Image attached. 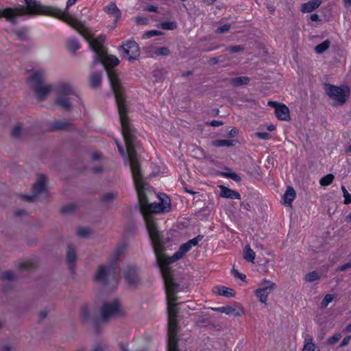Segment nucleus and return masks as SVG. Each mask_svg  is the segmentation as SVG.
I'll list each match as a JSON object with an SVG mask.
<instances>
[{"mask_svg": "<svg viewBox=\"0 0 351 351\" xmlns=\"http://www.w3.org/2000/svg\"><path fill=\"white\" fill-rule=\"evenodd\" d=\"M333 295L326 294L321 303L322 307L326 308L333 300Z\"/></svg>", "mask_w": 351, "mask_h": 351, "instance_id": "nucleus-35", "label": "nucleus"}, {"mask_svg": "<svg viewBox=\"0 0 351 351\" xmlns=\"http://www.w3.org/2000/svg\"><path fill=\"white\" fill-rule=\"evenodd\" d=\"M124 276L130 285H135L138 281L136 271L132 267H128L124 270Z\"/></svg>", "mask_w": 351, "mask_h": 351, "instance_id": "nucleus-17", "label": "nucleus"}, {"mask_svg": "<svg viewBox=\"0 0 351 351\" xmlns=\"http://www.w3.org/2000/svg\"><path fill=\"white\" fill-rule=\"evenodd\" d=\"M320 278V275L315 271L308 273L304 276V280L307 282H313Z\"/></svg>", "mask_w": 351, "mask_h": 351, "instance_id": "nucleus-31", "label": "nucleus"}, {"mask_svg": "<svg viewBox=\"0 0 351 351\" xmlns=\"http://www.w3.org/2000/svg\"><path fill=\"white\" fill-rule=\"evenodd\" d=\"M223 175L228 178H230L234 181L239 182L241 181L240 176L237 174L236 173L232 172V173H224Z\"/></svg>", "mask_w": 351, "mask_h": 351, "instance_id": "nucleus-40", "label": "nucleus"}, {"mask_svg": "<svg viewBox=\"0 0 351 351\" xmlns=\"http://www.w3.org/2000/svg\"><path fill=\"white\" fill-rule=\"evenodd\" d=\"M77 0H68L66 2L67 7L71 6L75 3Z\"/></svg>", "mask_w": 351, "mask_h": 351, "instance_id": "nucleus-58", "label": "nucleus"}, {"mask_svg": "<svg viewBox=\"0 0 351 351\" xmlns=\"http://www.w3.org/2000/svg\"><path fill=\"white\" fill-rule=\"evenodd\" d=\"M45 73L43 70H38L32 75L30 81L36 98L43 101L53 89L52 86L45 82Z\"/></svg>", "mask_w": 351, "mask_h": 351, "instance_id": "nucleus-7", "label": "nucleus"}, {"mask_svg": "<svg viewBox=\"0 0 351 351\" xmlns=\"http://www.w3.org/2000/svg\"><path fill=\"white\" fill-rule=\"evenodd\" d=\"M341 191L344 197L343 203L345 204H349L351 203V194H350L346 190L344 186H341Z\"/></svg>", "mask_w": 351, "mask_h": 351, "instance_id": "nucleus-33", "label": "nucleus"}, {"mask_svg": "<svg viewBox=\"0 0 351 351\" xmlns=\"http://www.w3.org/2000/svg\"><path fill=\"white\" fill-rule=\"evenodd\" d=\"M55 95L54 103L59 107L66 111H71L73 108V99L71 96L79 98L75 87L68 81H60L53 87Z\"/></svg>", "mask_w": 351, "mask_h": 351, "instance_id": "nucleus-5", "label": "nucleus"}, {"mask_svg": "<svg viewBox=\"0 0 351 351\" xmlns=\"http://www.w3.org/2000/svg\"><path fill=\"white\" fill-rule=\"evenodd\" d=\"M34 192L35 195L40 194L45 190V178L43 176H38L36 183L34 184Z\"/></svg>", "mask_w": 351, "mask_h": 351, "instance_id": "nucleus-19", "label": "nucleus"}, {"mask_svg": "<svg viewBox=\"0 0 351 351\" xmlns=\"http://www.w3.org/2000/svg\"><path fill=\"white\" fill-rule=\"evenodd\" d=\"M250 82V78L246 76L237 77L230 80V83L234 86H239L241 85L247 84Z\"/></svg>", "mask_w": 351, "mask_h": 351, "instance_id": "nucleus-25", "label": "nucleus"}, {"mask_svg": "<svg viewBox=\"0 0 351 351\" xmlns=\"http://www.w3.org/2000/svg\"><path fill=\"white\" fill-rule=\"evenodd\" d=\"M213 310L226 315H234L236 316H241L242 314V312L237 311L236 308L231 306L213 308Z\"/></svg>", "mask_w": 351, "mask_h": 351, "instance_id": "nucleus-20", "label": "nucleus"}, {"mask_svg": "<svg viewBox=\"0 0 351 351\" xmlns=\"http://www.w3.org/2000/svg\"><path fill=\"white\" fill-rule=\"evenodd\" d=\"M276 288V285L267 279L262 280L258 284V288L254 291L255 295L260 302L267 304L268 296Z\"/></svg>", "mask_w": 351, "mask_h": 351, "instance_id": "nucleus-10", "label": "nucleus"}, {"mask_svg": "<svg viewBox=\"0 0 351 351\" xmlns=\"http://www.w3.org/2000/svg\"><path fill=\"white\" fill-rule=\"evenodd\" d=\"M330 46V41L329 40H326L323 43L317 45L315 47V51L317 53L321 54L326 51L329 47Z\"/></svg>", "mask_w": 351, "mask_h": 351, "instance_id": "nucleus-26", "label": "nucleus"}, {"mask_svg": "<svg viewBox=\"0 0 351 351\" xmlns=\"http://www.w3.org/2000/svg\"><path fill=\"white\" fill-rule=\"evenodd\" d=\"M148 228L149 234L152 239L155 255L156 256L157 264L160 267L166 289L167 311L169 315L168 348H176L178 347V312L176 303V298L175 297V294L177 291V285L173 282V279L170 274L169 265L173 262L183 258L186 254L191 250L193 246H196L198 244L203 237L199 235L197 237L188 241L186 243L181 245L179 250L173 256H167L164 254L165 241L151 220L148 221Z\"/></svg>", "mask_w": 351, "mask_h": 351, "instance_id": "nucleus-1", "label": "nucleus"}, {"mask_svg": "<svg viewBox=\"0 0 351 351\" xmlns=\"http://www.w3.org/2000/svg\"><path fill=\"white\" fill-rule=\"evenodd\" d=\"M346 152L348 154H351V145L346 148Z\"/></svg>", "mask_w": 351, "mask_h": 351, "instance_id": "nucleus-63", "label": "nucleus"}, {"mask_svg": "<svg viewBox=\"0 0 351 351\" xmlns=\"http://www.w3.org/2000/svg\"><path fill=\"white\" fill-rule=\"evenodd\" d=\"M88 314L89 313L86 307H84L82 308L81 315L84 319H88Z\"/></svg>", "mask_w": 351, "mask_h": 351, "instance_id": "nucleus-46", "label": "nucleus"}, {"mask_svg": "<svg viewBox=\"0 0 351 351\" xmlns=\"http://www.w3.org/2000/svg\"><path fill=\"white\" fill-rule=\"evenodd\" d=\"M324 90L326 95L335 101L334 105H343L349 98L350 90L346 85L336 86L332 84H326L324 86Z\"/></svg>", "mask_w": 351, "mask_h": 351, "instance_id": "nucleus-8", "label": "nucleus"}, {"mask_svg": "<svg viewBox=\"0 0 351 351\" xmlns=\"http://www.w3.org/2000/svg\"><path fill=\"white\" fill-rule=\"evenodd\" d=\"M345 331L347 332H351V323L347 325V326L345 328Z\"/></svg>", "mask_w": 351, "mask_h": 351, "instance_id": "nucleus-59", "label": "nucleus"}, {"mask_svg": "<svg viewBox=\"0 0 351 351\" xmlns=\"http://www.w3.org/2000/svg\"><path fill=\"white\" fill-rule=\"evenodd\" d=\"M335 176L332 174H327L320 179L319 184L324 186H328L332 182Z\"/></svg>", "mask_w": 351, "mask_h": 351, "instance_id": "nucleus-30", "label": "nucleus"}, {"mask_svg": "<svg viewBox=\"0 0 351 351\" xmlns=\"http://www.w3.org/2000/svg\"><path fill=\"white\" fill-rule=\"evenodd\" d=\"M3 277L5 279L12 280L14 278V274L12 271H6L3 274Z\"/></svg>", "mask_w": 351, "mask_h": 351, "instance_id": "nucleus-47", "label": "nucleus"}, {"mask_svg": "<svg viewBox=\"0 0 351 351\" xmlns=\"http://www.w3.org/2000/svg\"><path fill=\"white\" fill-rule=\"evenodd\" d=\"M322 3V0H312L302 5V12H311L317 8Z\"/></svg>", "mask_w": 351, "mask_h": 351, "instance_id": "nucleus-18", "label": "nucleus"}, {"mask_svg": "<svg viewBox=\"0 0 351 351\" xmlns=\"http://www.w3.org/2000/svg\"><path fill=\"white\" fill-rule=\"evenodd\" d=\"M104 11L108 14L113 15L117 19H119L121 12L114 2H111L104 8Z\"/></svg>", "mask_w": 351, "mask_h": 351, "instance_id": "nucleus-21", "label": "nucleus"}, {"mask_svg": "<svg viewBox=\"0 0 351 351\" xmlns=\"http://www.w3.org/2000/svg\"><path fill=\"white\" fill-rule=\"evenodd\" d=\"M125 245L122 244L117 247L110 258V263L108 265H101L99 267L95 274V279L103 285L117 283V279L114 276V264L119 258V256L125 250Z\"/></svg>", "mask_w": 351, "mask_h": 351, "instance_id": "nucleus-6", "label": "nucleus"}, {"mask_svg": "<svg viewBox=\"0 0 351 351\" xmlns=\"http://www.w3.org/2000/svg\"><path fill=\"white\" fill-rule=\"evenodd\" d=\"M73 209V207L72 206H65L62 208V212L63 213H67L69 211H71Z\"/></svg>", "mask_w": 351, "mask_h": 351, "instance_id": "nucleus-56", "label": "nucleus"}, {"mask_svg": "<svg viewBox=\"0 0 351 351\" xmlns=\"http://www.w3.org/2000/svg\"><path fill=\"white\" fill-rule=\"evenodd\" d=\"M230 29V24H225V25H223L222 26L219 27L216 29V32L219 33V34H222V33L227 32L228 31H229Z\"/></svg>", "mask_w": 351, "mask_h": 351, "instance_id": "nucleus-41", "label": "nucleus"}, {"mask_svg": "<svg viewBox=\"0 0 351 351\" xmlns=\"http://www.w3.org/2000/svg\"><path fill=\"white\" fill-rule=\"evenodd\" d=\"M341 338V335L339 333L334 334L331 337L327 339V343L330 345H334L339 341Z\"/></svg>", "mask_w": 351, "mask_h": 351, "instance_id": "nucleus-37", "label": "nucleus"}, {"mask_svg": "<svg viewBox=\"0 0 351 351\" xmlns=\"http://www.w3.org/2000/svg\"><path fill=\"white\" fill-rule=\"evenodd\" d=\"M233 274H234V276L239 278L241 280H244L246 278V276L245 274H241L235 269L233 270Z\"/></svg>", "mask_w": 351, "mask_h": 351, "instance_id": "nucleus-45", "label": "nucleus"}, {"mask_svg": "<svg viewBox=\"0 0 351 351\" xmlns=\"http://www.w3.org/2000/svg\"><path fill=\"white\" fill-rule=\"evenodd\" d=\"M121 47L130 61L136 60L140 56L139 46L134 41H128L125 44H123Z\"/></svg>", "mask_w": 351, "mask_h": 351, "instance_id": "nucleus-11", "label": "nucleus"}, {"mask_svg": "<svg viewBox=\"0 0 351 351\" xmlns=\"http://www.w3.org/2000/svg\"><path fill=\"white\" fill-rule=\"evenodd\" d=\"M117 196V194L114 192L107 193L103 196V200L106 202H110L114 199Z\"/></svg>", "mask_w": 351, "mask_h": 351, "instance_id": "nucleus-38", "label": "nucleus"}, {"mask_svg": "<svg viewBox=\"0 0 351 351\" xmlns=\"http://www.w3.org/2000/svg\"><path fill=\"white\" fill-rule=\"evenodd\" d=\"M310 18L312 21H319V17L317 14H311Z\"/></svg>", "mask_w": 351, "mask_h": 351, "instance_id": "nucleus-53", "label": "nucleus"}, {"mask_svg": "<svg viewBox=\"0 0 351 351\" xmlns=\"http://www.w3.org/2000/svg\"><path fill=\"white\" fill-rule=\"evenodd\" d=\"M275 129H276V127L274 125L271 124V125L267 126V130L269 131H274V130H275Z\"/></svg>", "mask_w": 351, "mask_h": 351, "instance_id": "nucleus-60", "label": "nucleus"}, {"mask_svg": "<svg viewBox=\"0 0 351 351\" xmlns=\"http://www.w3.org/2000/svg\"><path fill=\"white\" fill-rule=\"evenodd\" d=\"M90 233V229L87 227L80 228L77 231V234L80 237H86Z\"/></svg>", "mask_w": 351, "mask_h": 351, "instance_id": "nucleus-36", "label": "nucleus"}, {"mask_svg": "<svg viewBox=\"0 0 351 351\" xmlns=\"http://www.w3.org/2000/svg\"><path fill=\"white\" fill-rule=\"evenodd\" d=\"M137 22L138 23H145L146 19H137Z\"/></svg>", "mask_w": 351, "mask_h": 351, "instance_id": "nucleus-62", "label": "nucleus"}, {"mask_svg": "<svg viewBox=\"0 0 351 351\" xmlns=\"http://www.w3.org/2000/svg\"><path fill=\"white\" fill-rule=\"evenodd\" d=\"M238 134V130L236 129V128H234V129H232L230 132H229V135L230 136H237Z\"/></svg>", "mask_w": 351, "mask_h": 351, "instance_id": "nucleus-54", "label": "nucleus"}, {"mask_svg": "<svg viewBox=\"0 0 351 351\" xmlns=\"http://www.w3.org/2000/svg\"><path fill=\"white\" fill-rule=\"evenodd\" d=\"M351 335L345 337L340 344V347H344L347 346L349 343Z\"/></svg>", "mask_w": 351, "mask_h": 351, "instance_id": "nucleus-44", "label": "nucleus"}, {"mask_svg": "<svg viewBox=\"0 0 351 351\" xmlns=\"http://www.w3.org/2000/svg\"><path fill=\"white\" fill-rule=\"evenodd\" d=\"M169 53V49L165 47H158L154 50V53L157 56H168Z\"/></svg>", "mask_w": 351, "mask_h": 351, "instance_id": "nucleus-34", "label": "nucleus"}, {"mask_svg": "<svg viewBox=\"0 0 351 351\" xmlns=\"http://www.w3.org/2000/svg\"><path fill=\"white\" fill-rule=\"evenodd\" d=\"M123 138L128 154L130 169L138 193L141 211L144 216L147 228L149 230L148 221L151 220L157 229L156 225L153 220L152 217L149 214L152 213H160L169 211L171 209L170 200L165 195H158V197L159 202L158 203L149 202L148 196L146 193L148 189L147 188V184L145 183L142 178L140 166L136 158L135 151L136 141L134 134L127 135L123 136ZM149 198H150V197H149Z\"/></svg>", "mask_w": 351, "mask_h": 351, "instance_id": "nucleus-3", "label": "nucleus"}, {"mask_svg": "<svg viewBox=\"0 0 351 351\" xmlns=\"http://www.w3.org/2000/svg\"><path fill=\"white\" fill-rule=\"evenodd\" d=\"M91 351H108L107 347L103 344L97 345Z\"/></svg>", "mask_w": 351, "mask_h": 351, "instance_id": "nucleus-43", "label": "nucleus"}, {"mask_svg": "<svg viewBox=\"0 0 351 351\" xmlns=\"http://www.w3.org/2000/svg\"><path fill=\"white\" fill-rule=\"evenodd\" d=\"M26 8L19 5L16 8H6L1 9V17L6 19L12 24H16V16L24 14H36L48 13L49 8L44 7L37 0H24Z\"/></svg>", "mask_w": 351, "mask_h": 351, "instance_id": "nucleus-4", "label": "nucleus"}, {"mask_svg": "<svg viewBox=\"0 0 351 351\" xmlns=\"http://www.w3.org/2000/svg\"><path fill=\"white\" fill-rule=\"evenodd\" d=\"M63 21L75 29L89 43L91 50L95 51V56L92 63V66L101 62L106 68L108 76L110 82L112 89L114 92L116 103L118 108L120 121L122 127L123 136L135 134V128L130 123L127 117V108L124 97V88L121 83L119 74L114 71H109L108 67H114L119 63V59L112 55H108L104 43L105 41L104 36H99L96 38H93V35L90 31L82 23L76 19L69 16L64 15Z\"/></svg>", "mask_w": 351, "mask_h": 351, "instance_id": "nucleus-2", "label": "nucleus"}, {"mask_svg": "<svg viewBox=\"0 0 351 351\" xmlns=\"http://www.w3.org/2000/svg\"><path fill=\"white\" fill-rule=\"evenodd\" d=\"M351 267V263H348L343 265H342L341 267H339V271H345L347 269Z\"/></svg>", "mask_w": 351, "mask_h": 351, "instance_id": "nucleus-50", "label": "nucleus"}, {"mask_svg": "<svg viewBox=\"0 0 351 351\" xmlns=\"http://www.w3.org/2000/svg\"><path fill=\"white\" fill-rule=\"evenodd\" d=\"M101 82V75L100 72H93L90 75V85L93 88L99 86Z\"/></svg>", "mask_w": 351, "mask_h": 351, "instance_id": "nucleus-22", "label": "nucleus"}, {"mask_svg": "<svg viewBox=\"0 0 351 351\" xmlns=\"http://www.w3.org/2000/svg\"><path fill=\"white\" fill-rule=\"evenodd\" d=\"M302 351H320L319 348L313 341L312 336L307 335L305 336Z\"/></svg>", "mask_w": 351, "mask_h": 351, "instance_id": "nucleus-13", "label": "nucleus"}, {"mask_svg": "<svg viewBox=\"0 0 351 351\" xmlns=\"http://www.w3.org/2000/svg\"><path fill=\"white\" fill-rule=\"evenodd\" d=\"M213 145L215 147H230L234 145L232 140H216L213 142Z\"/></svg>", "mask_w": 351, "mask_h": 351, "instance_id": "nucleus-28", "label": "nucleus"}, {"mask_svg": "<svg viewBox=\"0 0 351 351\" xmlns=\"http://www.w3.org/2000/svg\"><path fill=\"white\" fill-rule=\"evenodd\" d=\"M67 48L69 50L75 51L80 48V44L75 38H69L67 40Z\"/></svg>", "mask_w": 351, "mask_h": 351, "instance_id": "nucleus-27", "label": "nucleus"}, {"mask_svg": "<svg viewBox=\"0 0 351 351\" xmlns=\"http://www.w3.org/2000/svg\"><path fill=\"white\" fill-rule=\"evenodd\" d=\"M213 292L218 295H222L228 298H232L235 295V293L232 289L223 286L213 288Z\"/></svg>", "mask_w": 351, "mask_h": 351, "instance_id": "nucleus-16", "label": "nucleus"}, {"mask_svg": "<svg viewBox=\"0 0 351 351\" xmlns=\"http://www.w3.org/2000/svg\"><path fill=\"white\" fill-rule=\"evenodd\" d=\"M256 254L253 251V250L250 247V245H246L244 249L243 258L245 261L254 263V260L255 259Z\"/></svg>", "mask_w": 351, "mask_h": 351, "instance_id": "nucleus-24", "label": "nucleus"}, {"mask_svg": "<svg viewBox=\"0 0 351 351\" xmlns=\"http://www.w3.org/2000/svg\"><path fill=\"white\" fill-rule=\"evenodd\" d=\"M146 10H147V11H149V12H158V7L154 6V5H149V6H148V7L147 8V9H146Z\"/></svg>", "mask_w": 351, "mask_h": 351, "instance_id": "nucleus-51", "label": "nucleus"}, {"mask_svg": "<svg viewBox=\"0 0 351 351\" xmlns=\"http://www.w3.org/2000/svg\"><path fill=\"white\" fill-rule=\"evenodd\" d=\"M123 315L124 311L117 301L104 304L100 311V315L102 320H108Z\"/></svg>", "mask_w": 351, "mask_h": 351, "instance_id": "nucleus-9", "label": "nucleus"}, {"mask_svg": "<svg viewBox=\"0 0 351 351\" xmlns=\"http://www.w3.org/2000/svg\"><path fill=\"white\" fill-rule=\"evenodd\" d=\"M159 27L163 29L173 30L176 28V22H163L159 25Z\"/></svg>", "mask_w": 351, "mask_h": 351, "instance_id": "nucleus-32", "label": "nucleus"}, {"mask_svg": "<svg viewBox=\"0 0 351 351\" xmlns=\"http://www.w3.org/2000/svg\"><path fill=\"white\" fill-rule=\"evenodd\" d=\"M226 50L231 53L240 52L244 50V47L242 45L229 46Z\"/></svg>", "mask_w": 351, "mask_h": 351, "instance_id": "nucleus-39", "label": "nucleus"}, {"mask_svg": "<svg viewBox=\"0 0 351 351\" xmlns=\"http://www.w3.org/2000/svg\"><path fill=\"white\" fill-rule=\"evenodd\" d=\"M275 113L279 120L288 121L290 119L289 109L283 104H280V105L277 106V109L275 110Z\"/></svg>", "mask_w": 351, "mask_h": 351, "instance_id": "nucleus-12", "label": "nucleus"}, {"mask_svg": "<svg viewBox=\"0 0 351 351\" xmlns=\"http://www.w3.org/2000/svg\"><path fill=\"white\" fill-rule=\"evenodd\" d=\"M162 34V32H159V31H157V30H152V31H149L147 33V35L148 36H159V35H161Z\"/></svg>", "mask_w": 351, "mask_h": 351, "instance_id": "nucleus-48", "label": "nucleus"}, {"mask_svg": "<svg viewBox=\"0 0 351 351\" xmlns=\"http://www.w3.org/2000/svg\"><path fill=\"white\" fill-rule=\"evenodd\" d=\"M66 123H56L54 125V128L56 129L61 130V129L66 128Z\"/></svg>", "mask_w": 351, "mask_h": 351, "instance_id": "nucleus-49", "label": "nucleus"}, {"mask_svg": "<svg viewBox=\"0 0 351 351\" xmlns=\"http://www.w3.org/2000/svg\"><path fill=\"white\" fill-rule=\"evenodd\" d=\"M268 105L269 106H272V107L275 108V110H276V109H277V106L280 105V104H278V103H276V101H268Z\"/></svg>", "mask_w": 351, "mask_h": 351, "instance_id": "nucleus-52", "label": "nucleus"}, {"mask_svg": "<svg viewBox=\"0 0 351 351\" xmlns=\"http://www.w3.org/2000/svg\"><path fill=\"white\" fill-rule=\"evenodd\" d=\"M221 189L220 195L222 197L240 199L241 195L237 191H233L226 186H219Z\"/></svg>", "mask_w": 351, "mask_h": 351, "instance_id": "nucleus-14", "label": "nucleus"}, {"mask_svg": "<svg viewBox=\"0 0 351 351\" xmlns=\"http://www.w3.org/2000/svg\"><path fill=\"white\" fill-rule=\"evenodd\" d=\"M168 351H178V347H176V348H168Z\"/></svg>", "mask_w": 351, "mask_h": 351, "instance_id": "nucleus-64", "label": "nucleus"}, {"mask_svg": "<svg viewBox=\"0 0 351 351\" xmlns=\"http://www.w3.org/2000/svg\"><path fill=\"white\" fill-rule=\"evenodd\" d=\"M23 133L22 126L20 124L15 125L11 130V136L13 138H19Z\"/></svg>", "mask_w": 351, "mask_h": 351, "instance_id": "nucleus-29", "label": "nucleus"}, {"mask_svg": "<svg viewBox=\"0 0 351 351\" xmlns=\"http://www.w3.org/2000/svg\"><path fill=\"white\" fill-rule=\"evenodd\" d=\"M77 260L76 250L73 245L69 244L66 250V262L71 268H73Z\"/></svg>", "mask_w": 351, "mask_h": 351, "instance_id": "nucleus-15", "label": "nucleus"}, {"mask_svg": "<svg viewBox=\"0 0 351 351\" xmlns=\"http://www.w3.org/2000/svg\"><path fill=\"white\" fill-rule=\"evenodd\" d=\"M345 5L349 7L351 5V0H343Z\"/></svg>", "mask_w": 351, "mask_h": 351, "instance_id": "nucleus-61", "label": "nucleus"}, {"mask_svg": "<svg viewBox=\"0 0 351 351\" xmlns=\"http://www.w3.org/2000/svg\"><path fill=\"white\" fill-rule=\"evenodd\" d=\"M117 147L121 156H125V152L122 146L120 144L117 143Z\"/></svg>", "mask_w": 351, "mask_h": 351, "instance_id": "nucleus-57", "label": "nucleus"}, {"mask_svg": "<svg viewBox=\"0 0 351 351\" xmlns=\"http://www.w3.org/2000/svg\"><path fill=\"white\" fill-rule=\"evenodd\" d=\"M255 135L257 137L264 140H268L271 137V134L267 132H256Z\"/></svg>", "mask_w": 351, "mask_h": 351, "instance_id": "nucleus-42", "label": "nucleus"}, {"mask_svg": "<svg viewBox=\"0 0 351 351\" xmlns=\"http://www.w3.org/2000/svg\"><path fill=\"white\" fill-rule=\"evenodd\" d=\"M210 125L217 127L222 125V123L218 121H213L210 123Z\"/></svg>", "mask_w": 351, "mask_h": 351, "instance_id": "nucleus-55", "label": "nucleus"}, {"mask_svg": "<svg viewBox=\"0 0 351 351\" xmlns=\"http://www.w3.org/2000/svg\"><path fill=\"white\" fill-rule=\"evenodd\" d=\"M295 197V191L291 186H288L284 195V202L287 205H291Z\"/></svg>", "mask_w": 351, "mask_h": 351, "instance_id": "nucleus-23", "label": "nucleus"}]
</instances>
